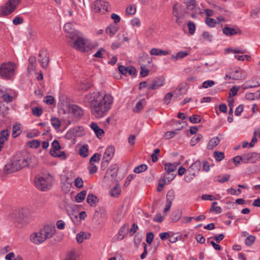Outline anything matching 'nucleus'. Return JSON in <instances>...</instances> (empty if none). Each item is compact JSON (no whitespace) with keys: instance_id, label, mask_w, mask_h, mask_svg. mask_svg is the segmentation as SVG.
I'll use <instances>...</instances> for the list:
<instances>
[{"instance_id":"63","label":"nucleus","mask_w":260,"mask_h":260,"mask_svg":"<svg viewBox=\"0 0 260 260\" xmlns=\"http://www.w3.org/2000/svg\"><path fill=\"white\" fill-rule=\"evenodd\" d=\"M215 84V82L213 80H207L204 81L203 83L202 87L205 88H207L208 87H212Z\"/></svg>"},{"instance_id":"1","label":"nucleus","mask_w":260,"mask_h":260,"mask_svg":"<svg viewBox=\"0 0 260 260\" xmlns=\"http://www.w3.org/2000/svg\"><path fill=\"white\" fill-rule=\"evenodd\" d=\"M113 97L109 94L104 95L99 92H90L86 94L84 103L90 108L91 113L98 118L104 117L110 109Z\"/></svg>"},{"instance_id":"7","label":"nucleus","mask_w":260,"mask_h":260,"mask_svg":"<svg viewBox=\"0 0 260 260\" xmlns=\"http://www.w3.org/2000/svg\"><path fill=\"white\" fill-rule=\"evenodd\" d=\"M115 152V148L113 146H109L103 157V161L102 162L101 168H103V165L106 163V165L108 164L112 158L113 157Z\"/></svg>"},{"instance_id":"47","label":"nucleus","mask_w":260,"mask_h":260,"mask_svg":"<svg viewBox=\"0 0 260 260\" xmlns=\"http://www.w3.org/2000/svg\"><path fill=\"white\" fill-rule=\"evenodd\" d=\"M203 138L201 134H199L197 136L193 137L190 140V145L192 146H194L198 142H199Z\"/></svg>"},{"instance_id":"2","label":"nucleus","mask_w":260,"mask_h":260,"mask_svg":"<svg viewBox=\"0 0 260 260\" xmlns=\"http://www.w3.org/2000/svg\"><path fill=\"white\" fill-rule=\"evenodd\" d=\"M54 179L50 174H44L36 178L35 183L36 187L42 191H46L52 185Z\"/></svg>"},{"instance_id":"58","label":"nucleus","mask_w":260,"mask_h":260,"mask_svg":"<svg viewBox=\"0 0 260 260\" xmlns=\"http://www.w3.org/2000/svg\"><path fill=\"white\" fill-rule=\"evenodd\" d=\"M241 161L244 162V154L242 156H236L233 158V162L236 166H238L240 164Z\"/></svg>"},{"instance_id":"48","label":"nucleus","mask_w":260,"mask_h":260,"mask_svg":"<svg viewBox=\"0 0 260 260\" xmlns=\"http://www.w3.org/2000/svg\"><path fill=\"white\" fill-rule=\"evenodd\" d=\"M147 169V166L145 164H142L136 167L134 170V172L135 173L138 174L146 171Z\"/></svg>"},{"instance_id":"9","label":"nucleus","mask_w":260,"mask_h":260,"mask_svg":"<svg viewBox=\"0 0 260 260\" xmlns=\"http://www.w3.org/2000/svg\"><path fill=\"white\" fill-rule=\"evenodd\" d=\"M244 163H255L260 160V153L251 152L244 154Z\"/></svg>"},{"instance_id":"31","label":"nucleus","mask_w":260,"mask_h":260,"mask_svg":"<svg viewBox=\"0 0 260 260\" xmlns=\"http://www.w3.org/2000/svg\"><path fill=\"white\" fill-rule=\"evenodd\" d=\"M188 55V53L187 51H180L178 52L176 55H172L171 59L173 60H177L179 59L183 58Z\"/></svg>"},{"instance_id":"20","label":"nucleus","mask_w":260,"mask_h":260,"mask_svg":"<svg viewBox=\"0 0 260 260\" xmlns=\"http://www.w3.org/2000/svg\"><path fill=\"white\" fill-rule=\"evenodd\" d=\"M90 127L94 131L98 138H101L103 136L104 131L98 125L97 123L92 122L90 125Z\"/></svg>"},{"instance_id":"5","label":"nucleus","mask_w":260,"mask_h":260,"mask_svg":"<svg viewBox=\"0 0 260 260\" xmlns=\"http://www.w3.org/2000/svg\"><path fill=\"white\" fill-rule=\"evenodd\" d=\"M109 4L105 0H96L94 4L93 9L95 12L104 14L108 10Z\"/></svg>"},{"instance_id":"59","label":"nucleus","mask_w":260,"mask_h":260,"mask_svg":"<svg viewBox=\"0 0 260 260\" xmlns=\"http://www.w3.org/2000/svg\"><path fill=\"white\" fill-rule=\"evenodd\" d=\"M52 147H53V149H51L50 151H55L56 152V151L59 150L61 148L58 141L56 140H55L52 142Z\"/></svg>"},{"instance_id":"56","label":"nucleus","mask_w":260,"mask_h":260,"mask_svg":"<svg viewBox=\"0 0 260 260\" xmlns=\"http://www.w3.org/2000/svg\"><path fill=\"white\" fill-rule=\"evenodd\" d=\"M255 237L252 235L248 236L245 241V244L247 246H251L255 241Z\"/></svg>"},{"instance_id":"14","label":"nucleus","mask_w":260,"mask_h":260,"mask_svg":"<svg viewBox=\"0 0 260 260\" xmlns=\"http://www.w3.org/2000/svg\"><path fill=\"white\" fill-rule=\"evenodd\" d=\"M118 71L123 75H126L127 73H128L129 75L132 76H135L137 73L136 68L133 66L126 67L124 66L121 65L118 67Z\"/></svg>"},{"instance_id":"32","label":"nucleus","mask_w":260,"mask_h":260,"mask_svg":"<svg viewBox=\"0 0 260 260\" xmlns=\"http://www.w3.org/2000/svg\"><path fill=\"white\" fill-rule=\"evenodd\" d=\"M87 194V191L85 190H83L81 191V192L77 193L75 197V200L78 203H81L82 202L86 197V195Z\"/></svg>"},{"instance_id":"23","label":"nucleus","mask_w":260,"mask_h":260,"mask_svg":"<svg viewBox=\"0 0 260 260\" xmlns=\"http://www.w3.org/2000/svg\"><path fill=\"white\" fill-rule=\"evenodd\" d=\"M128 229V225L127 224H125L122 226L118 232V238L120 240L123 239L127 234Z\"/></svg>"},{"instance_id":"25","label":"nucleus","mask_w":260,"mask_h":260,"mask_svg":"<svg viewBox=\"0 0 260 260\" xmlns=\"http://www.w3.org/2000/svg\"><path fill=\"white\" fill-rule=\"evenodd\" d=\"M242 70L241 69L236 70L234 71L230 72L229 79L240 80L242 79Z\"/></svg>"},{"instance_id":"34","label":"nucleus","mask_w":260,"mask_h":260,"mask_svg":"<svg viewBox=\"0 0 260 260\" xmlns=\"http://www.w3.org/2000/svg\"><path fill=\"white\" fill-rule=\"evenodd\" d=\"M9 136V133L7 129H4L0 133V142L3 144L8 140V137Z\"/></svg>"},{"instance_id":"40","label":"nucleus","mask_w":260,"mask_h":260,"mask_svg":"<svg viewBox=\"0 0 260 260\" xmlns=\"http://www.w3.org/2000/svg\"><path fill=\"white\" fill-rule=\"evenodd\" d=\"M51 122L52 125L55 129L59 128L61 125V122L59 119L56 117H52L51 119Z\"/></svg>"},{"instance_id":"44","label":"nucleus","mask_w":260,"mask_h":260,"mask_svg":"<svg viewBox=\"0 0 260 260\" xmlns=\"http://www.w3.org/2000/svg\"><path fill=\"white\" fill-rule=\"evenodd\" d=\"M187 26L188 28V31L190 35H192L194 34L196 29V26L195 23L191 21H189L187 23Z\"/></svg>"},{"instance_id":"39","label":"nucleus","mask_w":260,"mask_h":260,"mask_svg":"<svg viewBox=\"0 0 260 260\" xmlns=\"http://www.w3.org/2000/svg\"><path fill=\"white\" fill-rule=\"evenodd\" d=\"M71 131H72L73 133L76 136H79L84 134V128L81 126L74 127L71 129Z\"/></svg>"},{"instance_id":"54","label":"nucleus","mask_w":260,"mask_h":260,"mask_svg":"<svg viewBox=\"0 0 260 260\" xmlns=\"http://www.w3.org/2000/svg\"><path fill=\"white\" fill-rule=\"evenodd\" d=\"M88 148L86 146L83 145L81 146L79 151V153L81 156L83 157H87L88 156Z\"/></svg>"},{"instance_id":"61","label":"nucleus","mask_w":260,"mask_h":260,"mask_svg":"<svg viewBox=\"0 0 260 260\" xmlns=\"http://www.w3.org/2000/svg\"><path fill=\"white\" fill-rule=\"evenodd\" d=\"M206 23L209 27H213L215 26V25L216 23V21L213 18L207 17V18H206Z\"/></svg>"},{"instance_id":"13","label":"nucleus","mask_w":260,"mask_h":260,"mask_svg":"<svg viewBox=\"0 0 260 260\" xmlns=\"http://www.w3.org/2000/svg\"><path fill=\"white\" fill-rule=\"evenodd\" d=\"M30 240L36 244H39L46 240L41 230L39 232L34 233L30 236Z\"/></svg>"},{"instance_id":"45","label":"nucleus","mask_w":260,"mask_h":260,"mask_svg":"<svg viewBox=\"0 0 260 260\" xmlns=\"http://www.w3.org/2000/svg\"><path fill=\"white\" fill-rule=\"evenodd\" d=\"M87 238V235L84 232H81L76 235V240L79 243H82L84 239Z\"/></svg>"},{"instance_id":"24","label":"nucleus","mask_w":260,"mask_h":260,"mask_svg":"<svg viewBox=\"0 0 260 260\" xmlns=\"http://www.w3.org/2000/svg\"><path fill=\"white\" fill-rule=\"evenodd\" d=\"M220 139L218 137H213L209 140L207 144V148L208 149H212L218 145Z\"/></svg>"},{"instance_id":"37","label":"nucleus","mask_w":260,"mask_h":260,"mask_svg":"<svg viewBox=\"0 0 260 260\" xmlns=\"http://www.w3.org/2000/svg\"><path fill=\"white\" fill-rule=\"evenodd\" d=\"M50 154L53 157H58L63 160L67 158L66 154L64 151H60L57 153L55 151H50Z\"/></svg>"},{"instance_id":"26","label":"nucleus","mask_w":260,"mask_h":260,"mask_svg":"<svg viewBox=\"0 0 260 260\" xmlns=\"http://www.w3.org/2000/svg\"><path fill=\"white\" fill-rule=\"evenodd\" d=\"M18 216L22 219L29 218L31 216V213L27 209H22L19 211Z\"/></svg>"},{"instance_id":"15","label":"nucleus","mask_w":260,"mask_h":260,"mask_svg":"<svg viewBox=\"0 0 260 260\" xmlns=\"http://www.w3.org/2000/svg\"><path fill=\"white\" fill-rule=\"evenodd\" d=\"M69 112L73 114L75 117L80 118L84 114V111L82 108L77 105H74L69 107Z\"/></svg>"},{"instance_id":"19","label":"nucleus","mask_w":260,"mask_h":260,"mask_svg":"<svg viewBox=\"0 0 260 260\" xmlns=\"http://www.w3.org/2000/svg\"><path fill=\"white\" fill-rule=\"evenodd\" d=\"M164 81L165 79L163 77L157 78L152 81V84L148 86V89L155 90L164 85Z\"/></svg>"},{"instance_id":"57","label":"nucleus","mask_w":260,"mask_h":260,"mask_svg":"<svg viewBox=\"0 0 260 260\" xmlns=\"http://www.w3.org/2000/svg\"><path fill=\"white\" fill-rule=\"evenodd\" d=\"M28 144L31 148H37L40 145V142L37 140H33L28 142Z\"/></svg>"},{"instance_id":"64","label":"nucleus","mask_w":260,"mask_h":260,"mask_svg":"<svg viewBox=\"0 0 260 260\" xmlns=\"http://www.w3.org/2000/svg\"><path fill=\"white\" fill-rule=\"evenodd\" d=\"M140 75L142 77H146L148 73L149 70L144 66H141Z\"/></svg>"},{"instance_id":"46","label":"nucleus","mask_w":260,"mask_h":260,"mask_svg":"<svg viewBox=\"0 0 260 260\" xmlns=\"http://www.w3.org/2000/svg\"><path fill=\"white\" fill-rule=\"evenodd\" d=\"M175 197V193L173 189L169 190L167 194V201L173 202Z\"/></svg>"},{"instance_id":"12","label":"nucleus","mask_w":260,"mask_h":260,"mask_svg":"<svg viewBox=\"0 0 260 260\" xmlns=\"http://www.w3.org/2000/svg\"><path fill=\"white\" fill-rule=\"evenodd\" d=\"M39 61L42 67L46 68L49 62L48 53L46 50H42L39 53Z\"/></svg>"},{"instance_id":"36","label":"nucleus","mask_w":260,"mask_h":260,"mask_svg":"<svg viewBox=\"0 0 260 260\" xmlns=\"http://www.w3.org/2000/svg\"><path fill=\"white\" fill-rule=\"evenodd\" d=\"M181 215L182 212L180 210H177L174 211L172 214V220L173 222H176L178 221L180 219Z\"/></svg>"},{"instance_id":"30","label":"nucleus","mask_w":260,"mask_h":260,"mask_svg":"<svg viewBox=\"0 0 260 260\" xmlns=\"http://www.w3.org/2000/svg\"><path fill=\"white\" fill-rule=\"evenodd\" d=\"M230 177L231 175L230 174H225L220 178V176L219 175L215 176L214 178V180L215 181L218 182L220 183H223L228 181L230 180Z\"/></svg>"},{"instance_id":"10","label":"nucleus","mask_w":260,"mask_h":260,"mask_svg":"<svg viewBox=\"0 0 260 260\" xmlns=\"http://www.w3.org/2000/svg\"><path fill=\"white\" fill-rule=\"evenodd\" d=\"M45 239L51 238L55 233L56 229L54 225H46L41 229Z\"/></svg>"},{"instance_id":"38","label":"nucleus","mask_w":260,"mask_h":260,"mask_svg":"<svg viewBox=\"0 0 260 260\" xmlns=\"http://www.w3.org/2000/svg\"><path fill=\"white\" fill-rule=\"evenodd\" d=\"M0 92L2 94V98L5 102L10 103L13 101V96L8 94V93H4L3 91H2L1 90H0Z\"/></svg>"},{"instance_id":"41","label":"nucleus","mask_w":260,"mask_h":260,"mask_svg":"<svg viewBox=\"0 0 260 260\" xmlns=\"http://www.w3.org/2000/svg\"><path fill=\"white\" fill-rule=\"evenodd\" d=\"M175 177V175L173 174L167 173H166L165 174L164 178L161 180L162 182H166L167 183H169L172 180H173Z\"/></svg>"},{"instance_id":"21","label":"nucleus","mask_w":260,"mask_h":260,"mask_svg":"<svg viewBox=\"0 0 260 260\" xmlns=\"http://www.w3.org/2000/svg\"><path fill=\"white\" fill-rule=\"evenodd\" d=\"M119 26L117 24H112L107 27L106 32L109 35L110 37L113 36L118 30Z\"/></svg>"},{"instance_id":"27","label":"nucleus","mask_w":260,"mask_h":260,"mask_svg":"<svg viewBox=\"0 0 260 260\" xmlns=\"http://www.w3.org/2000/svg\"><path fill=\"white\" fill-rule=\"evenodd\" d=\"M121 192L120 187L118 184L116 185L110 190V195L112 197L117 198L120 194Z\"/></svg>"},{"instance_id":"3","label":"nucleus","mask_w":260,"mask_h":260,"mask_svg":"<svg viewBox=\"0 0 260 260\" xmlns=\"http://www.w3.org/2000/svg\"><path fill=\"white\" fill-rule=\"evenodd\" d=\"M15 64L11 62L3 63L0 67V76L6 79L12 78L14 75Z\"/></svg>"},{"instance_id":"51","label":"nucleus","mask_w":260,"mask_h":260,"mask_svg":"<svg viewBox=\"0 0 260 260\" xmlns=\"http://www.w3.org/2000/svg\"><path fill=\"white\" fill-rule=\"evenodd\" d=\"M186 91L185 87L183 85H180L174 91V93L176 95H178L180 94H185Z\"/></svg>"},{"instance_id":"49","label":"nucleus","mask_w":260,"mask_h":260,"mask_svg":"<svg viewBox=\"0 0 260 260\" xmlns=\"http://www.w3.org/2000/svg\"><path fill=\"white\" fill-rule=\"evenodd\" d=\"M214 157L217 161L222 160L224 158V154L222 152L216 151L214 152Z\"/></svg>"},{"instance_id":"6","label":"nucleus","mask_w":260,"mask_h":260,"mask_svg":"<svg viewBox=\"0 0 260 260\" xmlns=\"http://www.w3.org/2000/svg\"><path fill=\"white\" fill-rule=\"evenodd\" d=\"M73 48L81 52H85L88 47L87 41L82 37H79L75 41L70 44Z\"/></svg>"},{"instance_id":"62","label":"nucleus","mask_w":260,"mask_h":260,"mask_svg":"<svg viewBox=\"0 0 260 260\" xmlns=\"http://www.w3.org/2000/svg\"><path fill=\"white\" fill-rule=\"evenodd\" d=\"M72 184L69 182L64 183L61 186L62 190L64 193H68L70 190Z\"/></svg>"},{"instance_id":"53","label":"nucleus","mask_w":260,"mask_h":260,"mask_svg":"<svg viewBox=\"0 0 260 260\" xmlns=\"http://www.w3.org/2000/svg\"><path fill=\"white\" fill-rule=\"evenodd\" d=\"M201 116L198 115H193L189 117L190 121L192 123H198L201 121Z\"/></svg>"},{"instance_id":"60","label":"nucleus","mask_w":260,"mask_h":260,"mask_svg":"<svg viewBox=\"0 0 260 260\" xmlns=\"http://www.w3.org/2000/svg\"><path fill=\"white\" fill-rule=\"evenodd\" d=\"M75 186L77 188H82L83 186V181L81 178L78 177L75 179Z\"/></svg>"},{"instance_id":"52","label":"nucleus","mask_w":260,"mask_h":260,"mask_svg":"<svg viewBox=\"0 0 260 260\" xmlns=\"http://www.w3.org/2000/svg\"><path fill=\"white\" fill-rule=\"evenodd\" d=\"M43 113L42 109L40 107H35L32 109V113L37 117H40Z\"/></svg>"},{"instance_id":"16","label":"nucleus","mask_w":260,"mask_h":260,"mask_svg":"<svg viewBox=\"0 0 260 260\" xmlns=\"http://www.w3.org/2000/svg\"><path fill=\"white\" fill-rule=\"evenodd\" d=\"M222 32L227 36H232L235 35H241V30L237 27L231 28L228 26L222 29Z\"/></svg>"},{"instance_id":"4","label":"nucleus","mask_w":260,"mask_h":260,"mask_svg":"<svg viewBox=\"0 0 260 260\" xmlns=\"http://www.w3.org/2000/svg\"><path fill=\"white\" fill-rule=\"evenodd\" d=\"M20 2V0H9L6 5L0 9V16H7L15 11Z\"/></svg>"},{"instance_id":"50","label":"nucleus","mask_w":260,"mask_h":260,"mask_svg":"<svg viewBox=\"0 0 260 260\" xmlns=\"http://www.w3.org/2000/svg\"><path fill=\"white\" fill-rule=\"evenodd\" d=\"M29 65L28 67V69L34 70L35 69L36 64V58L34 56H31L29 58Z\"/></svg>"},{"instance_id":"35","label":"nucleus","mask_w":260,"mask_h":260,"mask_svg":"<svg viewBox=\"0 0 260 260\" xmlns=\"http://www.w3.org/2000/svg\"><path fill=\"white\" fill-rule=\"evenodd\" d=\"M184 3L188 10H193L196 7V0H184Z\"/></svg>"},{"instance_id":"55","label":"nucleus","mask_w":260,"mask_h":260,"mask_svg":"<svg viewBox=\"0 0 260 260\" xmlns=\"http://www.w3.org/2000/svg\"><path fill=\"white\" fill-rule=\"evenodd\" d=\"M64 260H77V256L74 251H70L67 255Z\"/></svg>"},{"instance_id":"43","label":"nucleus","mask_w":260,"mask_h":260,"mask_svg":"<svg viewBox=\"0 0 260 260\" xmlns=\"http://www.w3.org/2000/svg\"><path fill=\"white\" fill-rule=\"evenodd\" d=\"M20 124H15L13 126L12 136L16 138L21 133Z\"/></svg>"},{"instance_id":"17","label":"nucleus","mask_w":260,"mask_h":260,"mask_svg":"<svg viewBox=\"0 0 260 260\" xmlns=\"http://www.w3.org/2000/svg\"><path fill=\"white\" fill-rule=\"evenodd\" d=\"M15 160L17 166H18V170L21 169L22 168L28 166L29 165V159L25 158L23 157H16L14 158Z\"/></svg>"},{"instance_id":"8","label":"nucleus","mask_w":260,"mask_h":260,"mask_svg":"<svg viewBox=\"0 0 260 260\" xmlns=\"http://www.w3.org/2000/svg\"><path fill=\"white\" fill-rule=\"evenodd\" d=\"M118 167L116 164L112 165L107 170L104 178L110 179L111 181H114L117 175Z\"/></svg>"},{"instance_id":"28","label":"nucleus","mask_w":260,"mask_h":260,"mask_svg":"<svg viewBox=\"0 0 260 260\" xmlns=\"http://www.w3.org/2000/svg\"><path fill=\"white\" fill-rule=\"evenodd\" d=\"M67 37L71 40V41H69L70 44L75 41L79 37L77 31L75 30H71V31L68 32Z\"/></svg>"},{"instance_id":"33","label":"nucleus","mask_w":260,"mask_h":260,"mask_svg":"<svg viewBox=\"0 0 260 260\" xmlns=\"http://www.w3.org/2000/svg\"><path fill=\"white\" fill-rule=\"evenodd\" d=\"M146 104V100L145 99H142L140 100L136 104L134 111L135 112H139L140 110H142L144 105Z\"/></svg>"},{"instance_id":"29","label":"nucleus","mask_w":260,"mask_h":260,"mask_svg":"<svg viewBox=\"0 0 260 260\" xmlns=\"http://www.w3.org/2000/svg\"><path fill=\"white\" fill-rule=\"evenodd\" d=\"M177 165L175 164H171L170 162L166 163L165 164V170L167 173H171L175 172L176 170Z\"/></svg>"},{"instance_id":"22","label":"nucleus","mask_w":260,"mask_h":260,"mask_svg":"<svg viewBox=\"0 0 260 260\" xmlns=\"http://www.w3.org/2000/svg\"><path fill=\"white\" fill-rule=\"evenodd\" d=\"M87 202L91 206H96L99 202L97 197L92 193L89 194L87 198Z\"/></svg>"},{"instance_id":"18","label":"nucleus","mask_w":260,"mask_h":260,"mask_svg":"<svg viewBox=\"0 0 260 260\" xmlns=\"http://www.w3.org/2000/svg\"><path fill=\"white\" fill-rule=\"evenodd\" d=\"M201 167V161L197 160L189 167L187 170V173H190V175H194V176H196V174L200 170Z\"/></svg>"},{"instance_id":"42","label":"nucleus","mask_w":260,"mask_h":260,"mask_svg":"<svg viewBox=\"0 0 260 260\" xmlns=\"http://www.w3.org/2000/svg\"><path fill=\"white\" fill-rule=\"evenodd\" d=\"M136 12V6L134 4H132L127 6L126 9V13L128 15H133Z\"/></svg>"},{"instance_id":"11","label":"nucleus","mask_w":260,"mask_h":260,"mask_svg":"<svg viewBox=\"0 0 260 260\" xmlns=\"http://www.w3.org/2000/svg\"><path fill=\"white\" fill-rule=\"evenodd\" d=\"M14 158L5 166L4 171L5 173L9 174L18 171V168Z\"/></svg>"}]
</instances>
